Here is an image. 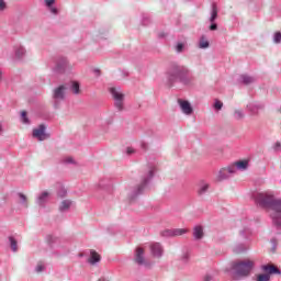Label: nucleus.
Instances as JSON below:
<instances>
[{"label":"nucleus","mask_w":281,"mask_h":281,"mask_svg":"<svg viewBox=\"0 0 281 281\" xmlns=\"http://www.w3.org/2000/svg\"><path fill=\"white\" fill-rule=\"evenodd\" d=\"M255 203H257L259 207L271 210L272 214L270 215V218L272 225L276 229H281V199L265 193H258L255 196Z\"/></svg>","instance_id":"1"},{"label":"nucleus","mask_w":281,"mask_h":281,"mask_svg":"<svg viewBox=\"0 0 281 281\" xmlns=\"http://www.w3.org/2000/svg\"><path fill=\"white\" fill-rule=\"evenodd\" d=\"M166 78L169 87H172L176 82H180L186 87L194 85V75L189 70L187 66L179 64H170L166 71Z\"/></svg>","instance_id":"2"},{"label":"nucleus","mask_w":281,"mask_h":281,"mask_svg":"<svg viewBox=\"0 0 281 281\" xmlns=\"http://www.w3.org/2000/svg\"><path fill=\"white\" fill-rule=\"evenodd\" d=\"M155 172H157V167L155 165H149L147 171L142 177L140 184L132 192L131 200L137 199L139 194L144 193L146 190V186L153 181V177H155Z\"/></svg>","instance_id":"3"},{"label":"nucleus","mask_w":281,"mask_h":281,"mask_svg":"<svg viewBox=\"0 0 281 281\" xmlns=\"http://www.w3.org/2000/svg\"><path fill=\"white\" fill-rule=\"evenodd\" d=\"M231 269L234 271L235 276H238V278H247L254 269V261H233Z\"/></svg>","instance_id":"4"},{"label":"nucleus","mask_w":281,"mask_h":281,"mask_svg":"<svg viewBox=\"0 0 281 281\" xmlns=\"http://www.w3.org/2000/svg\"><path fill=\"white\" fill-rule=\"evenodd\" d=\"M239 236L246 241L237 243L233 248L234 254H245V251H249V238H251V231L249 228H244L239 232Z\"/></svg>","instance_id":"5"},{"label":"nucleus","mask_w":281,"mask_h":281,"mask_svg":"<svg viewBox=\"0 0 281 281\" xmlns=\"http://www.w3.org/2000/svg\"><path fill=\"white\" fill-rule=\"evenodd\" d=\"M261 271L265 273L258 274L255 281H271V276H281L280 268L273 265L261 266Z\"/></svg>","instance_id":"6"},{"label":"nucleus","mask_w":281,"mask_h":281,"mask_svg":"<svg viewBox=\"0 0 281 281\" xmlns=\"http://www.w3.org/2000/svg\"><path fill=\"white\" fill-rule=\"evenodd\" d=\"M110 93L114 100V105L117 111H124V93H122V88L112 87L110 88Z\"/></svg>","instance_id":"7"},{"label":"nucleus","mask_w":281,"mask_h":281,"mask_svg":"<svg viewBox=\"0 0 281 281\" xmlns=\"http://www.w3.org/2000/svg\"><path fill=\"white\" fill-rule=\"evenodd\" d=\"M67 95V87L65 86H58L53 90V100H54V106L55 109H58L60 106V102L65 100Z\"/></svg>","instance_id":"8"},{"label":"nucleus","mask_w":281,"mask_h":281,"mask_svg":"<svg viewBox=\"0 0 281 281\" xmlns=\"http://www.w3.org/2000/svg\"><path fill=\"white\" fill-rule=\"evenodd\" d=\"M236 173V166L231 165L228 167H224L218 171L217 175V181H225L226 179H229L232 175Z\"/></svg>","instance_id":"9"},{"label":"nucleus","mask_w":281,"mask_h":281,"mask_svg":"<svg viewBox=\"0 0 281 281\" xmlns=\"http://www.w3.org/2000/svg\"><path fill=\"white\" fill-rule=\"evenodd\" d=\"M184 234H188V228H172L161 232L164 238H175L177 236H183Z\"/></svg>","instance_id":"10"},{"label":"nucleus","mask_w":281,"mask_h":281,"mask_svg":"<svg viewBox=\"0 0 281 281\" xmlns=\"http://www.w3.org/2000/svg\"><path fill=\"white\" fill-rule=\"evenodd\" d=\"M46 128L45 124L38 125L37 128L33 130V137H36L38 142H45L49 137V134L45 133Z\"/></svg>","instance_id":"11"},{"label":"nucleus","mask_w":281,"mask_h":281,"mask_svg":"<svg viewBox=\"0 0 281 281\" xmlns=\"http://www.w3.org/2000/svg\"><path fill=\"white\" fill-rule=\"evenodd\" d=\"M50 195L52 193H49V191H43L40 193L35 199L36 205H38V207H47V201H49Z\"/></svg>","instance_id":"12"},{"label":"nucleus","mask_w":281,"mask_h":281,"mask_svg":"<svg viewBox=\"0 0 281 281\" xmlns=\"http://www.w3.org/2000/svg\"><path fill=\"white\" fill-rule=\"evenodd\" d=\"M149 249L154 258H161V256H164V246H161L160 243H151Z\"/></svg>","instance_id":"13"},{"label":"nucleus","mask_w":281,"mask_h":281,"mask_svg":"<svg viewBox=\"0 0 281 281\" xmlns=\"http://www.w3.org/2000/svg\"><path fill=\"white\" fill-rule=\"evenodd\" d=\"M246 109L251 115H258L265 109V105L262 103L251 102L246 105Z\"/></svg>","instance_id":"14"},{"label":"nucleus","mask_w":281,"mask_h":281,"mask_svg":"<svg viewBox=\"0 0 281 281\" xmlns=\"http://www.w3.org/2000/svg\"><path fill=\"white\" fill-rule=\"evenodd\" d=\"M65 69H67V58L61 57L57 60V64L54 68L55 74H65Z\"/></svg>","instance_id":"15"},{"label":"nucleus","mask_w":281,"mask_h":281,"mask_svg":"<svg viewBox=\"0 0 281 281\" xmlns=\"http://www.w3.org/2000/svg\"><path fill=\"white\" fill-rule=\"evenodd\" d=\"M135 262H136V265H139L140 267L146 265V257L144 256V248H142V247L136 248Z\"/></svg>","instance_id":"16"},{"label":"nucleus","mask_w":281,"mask_h":281,"mask_svg":"<svg viewBox=\"0 0 281 281\" xmlns=\"http://www.w3.org/2000/svg\"><path fill=\"white\" fill-rule=\"evenodd\" d=\"M203 236H205V232L203 231V226L195 225L193 227V240H202Z\"/></svg>","instance_id":"17"},{"label":"nucleus","mask_w":281,"mask_h":281,"mask_svg":"<svg viewBox=\"0 0 281 281\" xmlns=\"http://www.w3.org/2000/svg\"><path fill=\"white\" fill-rule=\"evenodd\" d=\"M179 104L181 108V111L184 113V115H192V105L188 101L179 100Z\"/></svg>","instance_id":"18"},{"label":"nucleus","mask_w":281,"mask_h":281,"mask_svg":"<svg viewBox=\"0 0 281 281\" xmlns=\"http://www.w3.org/2000/svg\"><path fill=\"white\" fill-rule=\"evenodd\" d=\"M44 3L50 14H54L55 16L58 14V8L54 5L56 0H44Z\"/></svg>","instance_id":"19"},{"label":"nucleus","mask_w":281,"mask_h":281,"mask_svg":"<svg viewBox=\"0 0 281 281\" xmlns=\"http://www.w3.org/2000/svg\"><path fill=\"white\" fill-rule=\"evenodd\" d=\"M238 82H240V85L249 86V85H254V82H256V78L251 77L249 75H240Z\"/></svg>","instance_id":"20"},{"label":"nucleus","mask_w":281,"mask_h":281,"mask_svg":"<svg viewBox=\"0 0 281 281\" xmlns=\"http://www.w3.org/2000/svg\"><path fill=\"white\" fill-rule=\"evenodd\" d=\"M209 190H210V183L205 181H201L199 183V189H198L199 196H203L204 194H207Z\"/></svg>","instance_id":"21"},{"label":"nucleus","mask_w":281,"mask_h":281,"mask_svg":"<svg viewBox=\"0 0 281 281\" xmlns=\"http://www.w3.org/2000/svg\"><path fill=\"white\" fill-rule=\"evenodd\" d=\"M216 19H218V7L216 5V3L213 2L211 7L210 23H214Z\"/></svg>","instance_id":"22"},{"label":"nucleus","mask_w":281,"mask_h":281,"mask_svg":"<svg viewBox=\"0 0 281 281\" xmlns=\"http://www.w3.org/2000/svg\"><path fill=\"white\" fill-rule=\"evenodd\" d=\"M100 260H101L100 255L95 250H91L90 258L88 259V262L90 265H98V262H100Z\"/></svg>","instance_id":"23"},{"label":"nucleus","mask_w":281,"mask_h":281,"mask_svg":"<svg viewBox=\"0 0 281 281\" xmlns=\"http://www.w3.org/2000/svg\"><path fill=\"white\" fill-rule=\"evenodd\" d=\"M71 207V200H64L61 201L59 205V212H69V209Z\"/></svg>","instance_id":"24"},{"label":"nucleus","mask_w":281,"mask_h":281,"mask_svg":"<svg viewBox=\"0 0 281 281\" xmlns=\"http://www.w3.org/2000/svg\"><path fill=\"white\" fill-rule=\"evenodd\" d=\"M9 243H10L11 250L14 254H16V251H19V243L16 241V239L14 237L10 236Z\"/></svg>","instance_id":"25"},{"label":"nucleus","mask_w":281,"mask_h":281,"mask_svg":"<svg viewBox=\"0 0 281 281\" xmlns=\"http://www.w3.org/2000/svg\"><path fill=\"white\" fill-rule=\"evenodd\" d=\"M237 170H247L249 168V161L247 160H239L235 164Z\"/></svg>","instance_id":"26"},{"label":"nucleus","mask_w":281,"mask_h":281,"mask_svg":"<svg viewBox=\"0 0 281 281\" xmlns=\"http://www.w3.org/2000/svg\"><path fill=\"white\" fill-rule=\"evenodd\" d=\"M70 90L75 95H78L80 93V83L78 81H71Z\"/></svg>","instance_id":"27"},{"label":"nucleus","mask_w":281,"mask_h":281,"mask_svg":"<svg viewBox=\"0 0 281 281\" xmlns=\"http://www.w3.org/2000/svg\"><path fill=\"white\" fill-rule=\"evenodd\" d=\"M25 54H26V50L24 47L20 46L18 48H15V56L18 58H23V56H25Z\"/></svg>","instance_id":"28"},{"label":"nucleus","mask_w":281,"mask_h":281,"mask_svg":"<svg viewBox=\"0 0 281 281\" xmlns=\"http://www.w3.org/2000/svg\"><path fill=\"white\" fill-rule=\"evenodd\" d=\"M200 49H207L210 47V42L205 41V37H201L200 43H199Z\"/></svg>","instance_id":"29"},{"label":"nucleus","mask_w":281,"mask_h":281,"mask_svg":"<svg viewBox=\"0 0 281 281\" xmlns=\"http://www.w3.org/2000/svg\"><path fill=\"white\" fill-rule=\"evenodd\" d=\"M235 120H244L245 119V111L243 110H235L234 111Z\"/></svg>","instance_id":"30"},{"label":"nucleus","mask_w":281,"mask_h":281,"mask_svg":"<svg viewBox=\"0 0 281 281\" xmlns=\"http://www.w3.org/2000/svg\"><path fill=\"white\" fill-rule=\"evenodd\" d=\"M57 196H58L59 199H65V196H67V189H65L64 187H61V188L59 189V191L57 192Z\"/></svg>","instance_id":"31"},{"label":"nucleus","mask_w":281,"mask_h":281,"mask_svg":"<svg viewBox=\"0 0 281 281\" xmlns=\"http://www.w3.org/2000/svg\"><path fill=\"white\" fill-rule=\"evenodd\" d=\"M23 124H30V119H27V112L23 111L21 113Z\"/></svg>","instance_id":"32"},{"label":"nucleus","mask_w":281,"mask_h":281,"mask_svg":"<svg viewBox=\"0 0 281 281\" xmlns=\"http://www.w3.org/2000/svg\"><path fill=\"white\" fill-rule=\"evenodd\" d=\"M213 106L215 111H221V109H223V102H221L220 100H215V103Z\"/></svg>","instance_id":"33"},{"label":"nucleus","mask_w":281,"mask_h":281,"mask_svg":"<svg viewBox=\"0 0 281 281\" xmlns=\"http://www.w3.org/2000/svg\"><path fill=\"white\" fill-rule=\"evenodd\" d=\"M183 47H184L183 43H178V44L176 45V52H177L178 54H181V52H183Z\"/></svg>","instance_id":"34"},{"label":"nucleus","mask_w":281,"mask_h":281,"mask_svg":"<svg viewBox=\"0 0 281 281\" xmlns=\"http://www.w3.org/2000/svg\"><path fill=\"white\" fill-rule=\"evenodd\" d=\"M273 42L281 43V33L280 32L274 33Z\"/></svg>","instance_id":"35"},{"label":"nucleus","mask_w":281,"mask_h":281,"mask_svg":"<svg viewBox=\"0 0 281 281\" xmlns=\"http://www.w3.org/2000/svg\"><path fill=\"white\" fill-rule=\"evenodd\" d=\"M18 196L20 198L21 203H27V196L23 193H18Z\"/></svg>","instance_id":"36"},{"label":"nucleus","mask_w":281,"mask_h":281,"mask_svg":"<svg viewBox=\"0 0 281 281\" xmlns=\"http://www.w3.org/2000/svg\"><path fill=\"white\" fill-rule=\"evenodd\" d=\"M35 271H36V273H41L42 271H45V266H43V265L36 266Z\"/></svg>","instance_id":"37"},{"label":"nucleus","mask_w":281,"mask_h":281,"mask_svg":"<svg viewBox=\"0 0 281 281\" xmlns=\"http://www.w3.org/2000/svg\"><path fill=\"white\" fill-rule=\"evenodd\" d=\"M5 8H7L5 0H0V12H3Z\"/></svg>","instance_id":"38"},{"label":"nucleus","mask_w":281,"mask_h":281,"mask_svg":"<svg viewBox=\"0 0 281 281\" xmlns=\"http://www.w3.org/2000/svg\"><path fill=\"white\" fill-rule=\"evenodd\" d=\"M212 24L210 25L211 32H215V30H218V24L211 22Z\"/></svg>","instance_id":"39"},{"label":"nucleus","mask_w":281,"mask_h":281,"mask_svg":"<svg viewBox=\"0 0 281 281\" xmlns=\"http://www.w3.org/2000/svg\"><path fill=\"white\" fill-rule=\"evenodd\" d=\"M47 241L52 245V243H56V237L52 236V235H48L46 237Z\"/></svg>","instance_id":"40"},{"label":"nucleus","mask_w":281,"mask_h":281,"mask_svg":"<svg viewBox=\"0 0 281 281\" xmlns=\"http://www.w3.org/2000/svg\"><path fill=\"white\" fill-rule=\"evenodd\" d=\"M188 260H190V255L189 254L182 255V262H188Z\"/></svg>","instance_id":"41"},{"label":"nucleus","mask_w":281,"mask_h":281,"mask_svg":"<svg viewBox=\"0 0 281 281\" xmlns=\"http://www.w3.org/2000/svg\"><path fill=\"white\" fill-rule=\"evenodd\" d=\"M150 23L149 18H143V25H148Z\"/></svg>","instance_id":"42"},{"label":"nucleus","mask_w":281,"mask_h":281,"mask_svg":"<svg viewBox=\"0 0 281 281\" xmlns=\"http://www.w3.org/2000/svg\"><path fill=\"white\" fill-rule=\"evenodd\" d=\"M133 153H135V149H133L132 147H127L126 154L127 155H133Z\"/></svg>","instance_id":"43"},{"label":"nucleus","mask_w":281,"mask_h":281,"mask_svg":"<svg viewBox=\"0 0 281 281\" xmlns=\"http://www.w3.org/2000/svg\"><path fill=\"white\" fill-rule=\"evenodd\" d=\"M273 148H274V150H280V148H281L280 142H277V143L274 144Z\"/></svg>","instance_id":"44"},{"label":"nucleus","mask_w":281,"mask_h":281,"mask_svg":"<svg viewBox=\"0 0 281 281\" xmlns=\"http://www.w3.org/2000/svg\"><path fill=\"white\" fill-rule=\"evenodd\" d=\"M270 243L272 246H278V240L276 238H272Z\"/></svg>","instance_id":"45"},{"label":"nucleus","mask_w":281,"mask_h":281,"mask_svg":"<svg viewBox=\"0 0 281 281\" xmlns=\"http://www.w3.org/2000/svg\"><path fill=\"white\" fill-rule=\"evenodd\" d=\"M204 281H212V276L211 274H206L204 277Z\"/></svg>","instance_id":"46"},{"label":"nucleus","mask_w":281,"mask_h":281,"mask_svg":"<svg viewBox=\"0 0 281 281\" xmlns=\"http://www.w3.org/2000/svg\"><path fill=\"white\" fill-rule=\"evenodd\" d=\"M66 164H74V158H67Z\"/></svg>","instance_id":"47"},{"label":"nucleus","mask_w":281,"mask_h":281,"mask_svg":"<svg viewBox=\"0 0 281 281\" xmlns=\"http://www.w3.org/2000/svg\"><path fill=\"white\" fill-rule=\"evenodd\" d=\"M2 78H3V70L0 69V82Z\"/></svg>","instance_id":"48"},{"label":"nucleus","mask_w":281,"mask_h":281,"mask_svg":"<svg viewBox=\"0 0 281 281\" xmlns=\"http://www.w3.org/2000/svg\"><path fill=\"white\" fill-rule=\"evenodd\" d=\"M164 36H166V34H164V33L159 34V38H164Z\"/></svg>","instance_id":"49"},{"label":"nucleus","mask_w":281,"mask_h":281,"mask_svg":"<svg viewBox=\"0 0 281 281\" xmlns=\"http://www.w3.org/2000/svg\"><path fill=\"white\" fill-rule=\"evenodd\" d=\"M94 74L100 75V69H94Z\"/></svg>","instance_id":"50"},{"label":"nucleus","mask_w":281,"mask_h":281,"mask_svg":"<svg viewBox=\"0 0 281 281\" xmlns=\"http://www.w3.org/2000/svg\"><path fill=\"white\" fill-rule=\"evenodd\" d=\"M278 249V246H272V251H276Z\"/></svg>","instance_id":"51"},{"label":"nucleus","mask_w":281,"mask_h":281,"mask_svg":"<svg viewBox=\"0 0 281 281\" xmlns=\"http://www.w3.org/2000/svg\"><path fill=\"white\" fill-rule=\"evenodd\" d=\"M98 281H109V280H106V279H104V278H101V279H99Z\"/></svg>","instance_id":"52"},{"label":"nucleus","mask_w":281,"mask_h":281,"mask_svg":"<svg viewBox=\"0 0 281 281\" xmlns=\"http://www.w3.org/2000/svg\"><path fill=\"white\" fill-rule=\"evenodd\" d=\"M142 146H143V148H146V144H143Z\"/></svg>","instance_id":"53"},{"label":"nucleus","mask_w":281,"mask_h":281,"mask_svg":"<svg viewBox=\"0 0 281 281\" xmlns=\"http://www.w3.org/2000/svg\"><path fill=\"white\" fill-rule=\"evenodd\" d=\"M79 258H82V254H79Z\"/></svg>","instance_id":"54"}]
</instances>
